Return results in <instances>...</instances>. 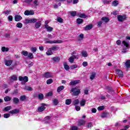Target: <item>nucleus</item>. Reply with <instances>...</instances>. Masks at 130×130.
I'll return each instance as SVG.
<instances>
[{
	"label": "nucleus",
	"mask_w": 130,
	"mask_h": 130,
	"mask_svg": "<svg viewBox=\"0 0 130 130\" xmlns=\"http://www.w3.org/2000/svg\"><path fill=\"white\" fill-rule=\"evenodd\" d=\"M92 126H93V123H92L91 122L88 123L87 126V128H90V127H92Z\"/></svg>",
	"instance_id": "obj_54"
},
{
	"label": "nucleus",
	"mask_w": 130,
	"mask_h": 130,
	"mask_svg": "<svg viewBox=\"0 0 130 130\" xmlns=\"http://www.w3.org/2000/svg\"><path fill=\"white\" fill-rule=\"evenodd\" d=\"M28 57L29 59H33L34 58V56L33 55V53H29L28 54Z\"/></svg>",
	"instance_id": "obj_38"
},
{
	"label": "nucleus",
	"mask_w": 130,
	"mask_h": 130,
	"mask_svg": "<svg viewBox=\"0 0 130 130\" xmlns=\"http://www.w3.org/2000/svg\"><path fill=\"white\" fill-rule=\"evenodd\" d=\"M78 128L77 126H71L70 127V130H78Z\"/></svg>",
	"instance_id": "obj_51"
},
{
	"label": "nucleus",
	"mask_w": 130,
	"mask_h": 130,
	"mask_svg": "<svg viewBox=\"0 0 130 130\" xmlns=\"http://www.w3.org/2000/svg\"><path fill=\"white\" fill-rule=\"evenodd\" d=\"M5 63L7 67H10L12 63H13V60H5Z\"/></svg>",
	"instance_id": "obj_12"
},
{
	"label": "nucleus",
	"mask_w": 130,
	"mask_h": 130,
	"mask_svg": "<svg viewBox=\"0 0 130 130\" xmlns=\"http://www.w3.org/2000/svg\"><path fill=\"white\" fill-rule=\"evenodd\" d=\"M41 26V21H38L35 24V27L37 29H39Z\"/></svg>",
	"instance_id": "obj_24"
},
{
	"label": "nucleus",
	"mask_w": 130,
	"mask_h": 130,
	"mask_svg": "<svg viewBox=\"0 0 130 130\" xmlns=\"http://www.w3.org/2000/svg\"><path fill=\"white\" fill-rule=\"evenodd\" d=\"M105 107L103 106H100L98 108V110H99V111H100L101 110H104Z\"/></svg>",
	"instance_id": "obj_50"
},
{
	"label": "nucleus",
	"mask_w": 130,
	"mask_h": 130,
	"mask_svg": "<svg viewBox=\"0 0 130 130\" xmlns=\"http://www.w3.org/2000/svg\"><path fill=\"white\" fill-rule=\"evenodd\" d=\"M30 50L34 53V52H36L37 51V48L36 47H32L30 48Z\"/></svg>",
	"instance_id": "obj_55"
},
{
	"label": "nucleus",
	"mask_w": 130,
	"mask_h": 130,
	"mask_svg": "<svg viewBox=\"0 0 130 130\" xmlns=\"http://www.w3.org/2000/svg\"><path fill=\"white\" fill-rule=\"evenodd\" d=\"M19 81H23L25 83H27L28 82V77L27 76H24V77H22V76H19Z\"/></svg>",
	"instance_id": "obj_6"
},
{
	"label": "nucleus",
	"mask_w": 130,
	"mask_h": 130,
	"mask_svg": "<svg viewBox=\"0 0 130 130\" xmlns=\"http://www.w3.org/2000/svg\"><path fill=\"white\" fill-rule=\"evenodd\" d=\"M106 89L108 90L109 92H111V93L114 94V90H113V88L112 87H110V86H107L106 87Z\"/></svg>",
	"instance_id": "obj_17"
},
{
	"label": "nucleus",
	"mask_w": 130,
	"mask_h": 130,
	"mask_svg": "<svg viewBox=\"0 0 130 130\" xmlns=\"http://www.w3.org/2000/svg\"><path fill=\"white\" fill-rule=\"evenodd\" d=\"M11 10H7L6 11H4L3 14H5V15H9V14H11Z\"/></svg>",
	"instance_id": "obj_59"
},
{
	"label": "nucleus",
	"mask_w": 130,
	"mask_h": 130,
	"mask_svg": "<svg viewBox=\"0 0 130 130\" xmlns=\"http://www.w3.org/2000/svg\"><path fill=\"white\" fill-rule=\"evenodd\" d=\"M22 19H23V18L20 15H15L14 17V19L16 22H20Z\"/></svg>",
	"instance_id": "obj_9"
},
{
	"label": "nucleus",
	"mask_w": 130,
	"mask_h": 130,
	"mask_svg": "<svg viewBox=\"0 0 130 130\" xmlns=\"http://www.w3.org/2000/svg\"><path fill=\"white\" fill-rule=\"evenodd\" d=\"M63 66H64V68L66 71H69L70 70V66L68 65V63L67 62H63Z\"/></svg>",
	"instance_id": "obj_25"
},
{
	"label": "nucleus",
	"mask_w": 130,
	"mask_h": 130,
	"mask_svg": "<svg viewBox=\"0 0 130 130\" xmlns=\"http://www.w3.org/2000/svg\"><path fill=\"white\" fill-rule=\"evenodd\" d=\"M118 5V1L116 0L113 1L112 6H113L114 7H117Z\"/></svg>",
	"instance_id": "obj_34"
},
{
	"label": "nucleus",
	"mask_w": 130,
	"mask_h": 130,
	"mask_svg": "<svg viewBox=\"0 0 130 130\" xmlns=\"http://www.w3.org/2000/svg\"><path fill=\"white\" fill-rule=\"evenodd\" d=\"M71 92H73V95L74 96H78V95H80V93H81V89L79 88V87L76 86L75 87H73L71 89Z\"/></svg>",
	"instance_id": "obj_1"
},
{
	"label": "nucleus",
	"mask_w": 130,
	"mask_h": 130,
	"mask_svg": "<svg viewBox=\"0 0 130 130\" xmlns=\"http://www.w3.org/2000/svg\"><path fill=\"white\" fill-rule=\"evenodd\" d=\"M85 104H86V100H85V99H83L80 102V105L81 106H85Z\"/></svg>",
	"instance_id": "obj_39"
},
{
	"label": "nucleus",
	"mask_w": 130,
	"mask_h": 130,
	"mask_svg": "<svg viewBox=\"0 0 130 130\" xmlns=\"http://www.w3.org/2000/svg\"><path fill=\"white\" fill-rule=\"evenodd\" d=\"M20 100L21 101H25V100H26V95H24L20 96Z\"/></svg>",
	"instance_id": "obj_44"
},
{
	"label": "nucleus",
	"mask_w": 130,
	"mask_h": 130,
	"mask_svg": "<svg viewBox=\"0 0 130 130\" xmlns=\"http://www.w3.org/2000/svg\"><path fill=\"white\" fill-rule=\"evenodd\" d=\"M50 118H51V117L49 116H47L45 117L44 119L45 123H49V122H49V121H47V120H49V119H50Z\"/></svg>",
	"instance_id": "obj_18"
},
{
	"label": "nucleus",
	"mask_w": 130,
	"mask_h": 130,
	"mask_svg": "<svg viewBox=\"0 0 130 130\" xmlns=\"http://www.w3.org/2000/svg\"><path fill=\"white\" fill-rule=\"evenodd\" d=\"M46 109V108L45 107L41 106L38 108V110L39 112H42V111H44V110H45Z\"/></svg>",
	"instance_id": "obj_26"
},
{
	"label": "nucleus",
	"mask_w": 130,
	"mask_h": 130,
	"mask_svg": "<svg viewBox=\"0 0 130 130\" xmlns=\"http://www.w3.org/2000/svg\"><path fill=\"white\" fill-rule=\"evenodd\" d=\"M8 21L9 22H12L13 21V16L12 15H10L8 17Z\"/></svg>",
	"instance_id": "obj_62"
},
{
	"label": "nucleus",
	"mask_w": 130,
	"mask_h": 130,
	"mask_svg": "<svg viewBox=\"0 0 130 130\" xmlns=\"http://www.w3.org/2000/svg\"><path fill=\"white\" fill-rule=\"evenodd\" d=\"M107 116V113L104 112L101 115L102 118H104Z\"/></svg>",
	"instance_id": "obj_61"
},
{
	"label": "nucleus",
	"mask_w": 130,
	"mask_h": 130,
	"mask_svg": "<svg viewBox=\"0 0 130 130\" xmlns=\"http://www.w3.org/2000/svg\"><path fill=\"white\" fill-rule=\"evenodd\" d=\"M20 110L17 109L9 111V113H11V114H18Z\"/></svg>",
	"instance_id": "obj_10"
},
{
	"label": "nucleus",
	"mask_w": 130,
	"mask_h": 130,
	"mask_svg": "<svg viewBox=\"0 0 130 130\" xmlns=\"http://www.w3.org/2000/svg\"><path fill=\"white\" fill-rule=\"evenodd\" d=\"M93 28V25L91 24H88L85 27H84V30L85 31H88V30H91Z\"/></svg>",
	"instance_id": "obj_11"
},
{
	"label": "nucleus",
	"mask_w": 130,
	"mask_h": 130,
	"mask_svg": "<svg viewBox=\"0 0 130 130\" xmlns=\"http://www.w3.org/2000/svg\"><path fill=\"white\" fill-rule=\"evenodd\" d=\"M80 83H81V80H76L71 81L69 83V85L70 86H74V85H77V84H79Z\"/></svg>",
	"instance_id": "obj_4"
},
{
	"label": "nucleus",
	"mask_w": 130,
	"mask_h": 130,
	"mask_svg": "<svg viewBox=\"0 0 130 130\" xmlns=\"http://www.w3.org/2000/svg\"><path fill=\"white\" fill-rule=\"evenodd\" d=\"M38 99L40 100H43L44 99V95L43 94L40 93L38 94Z\"/></svg>",
	"instance_id": "obj_29"
},
{
	"label": "nucleus",
	"mask_w": 130,
	"mask_h": 130,
	"mask_svg": "<svg viewBox=\"0 0 130 130\" xmlns=\"http://www.w3.org/2000/svg\"><path fill=\"white\" fill-rule=\"evenodd\" d=\"M52 95H53V93L52 92V91H50L46 94V96L47 97H50L52 96Z\"/></svg>",
	"instance_id": "obj_47"
},
{
	"label": "nucleus",
	"mask_w": 130,
	"mask_h": 130,
	"mask_svg": "<svg viewBox=\"0 0 130 130\" xmlns=\"http://www.w3.org/2000/svg\"><path fill=\"white\" fill-rule=\"evenodd\" d=\"M74 58L72 57L71 56L69 59V62H71V63H73L74 62Z\"/></svg>",
	"instance_id": "obj_57"
},
{
	"label": "nucleus",
	"mask_w": 130,
	"mask_h": 130,
	"mask_svg": "<svg viewBox=\"0 0 130 130\" xmlns=\"http://www.w3.org/2000/svg\"><path fill=\"white\" fill-rule=\"evenodd\" d=\"M24 90H26V91H33V88L30 86H25L24 88Z\"/></svg>",
	"instance_id": "obj_35"
},
{
	"label": "nucleus",
	"mask_w": 130,
	"mask_h": 130,
	"mask_svg": "<svg viewBox=\"0 0 130 130\" xmlns=\"http://www.w3.org/2000/svg\"><path fill=\"white\" fill-rule=\"evenodd\" d=\"M2 50L3 52H8L9 51V48L6 47H2Z\"/></svg>",
	"instance_id": "obj_33"
},
{
	"label": "nucleus",
	"mask_w": 130,
	"mask_h": 130,
	"mask_svg": "<svg viewBox=\"0 0 130 130\" xmlns=\"http://www.w3.org/2000/svg\"><path fill=\"white\" fill-rule=\"evenodd\" d=\"M83 20L81 18H78L77 19V23L78 24H82L83 23Z\"/></svg>",
	"instance_id": "obj_43"
},
{
	"label": "nucleus",
	"mask_w": 130,
	"mask_h": 130,
	"mask_svg": "<svg viewBox=\"0 0 130 130\" xmlns=\"http://www.w3.org/2000/svg\"><path fill=\"white\" fill-rule=\"evenodd\" d=\"M117 19L119 22L122 23V22L126 19V15H118Z\"/></svg>",
	"instance_id": "obj_2"
},
{
	"label": "nucleus",
	"mask_w": 130,
	"mask_h": 130,
	"mask_svg": "<svg viewBox=\"0 0 130 130\" xmlns=\"http://www.w3.org/2000/svg\"><path fill=\"white\" fill-rule=\"evenodd\" d=\"M12 100V97L9 96H6L4 98V101L5 102H9Z\"/></svg>",
	"instance_id": "obj_23"
},
{
	"label": "nucleus",
	"mask_w": 130,
	"mask_h": 130,
	"mask_svg": "<svg viewBox=\"0 0 130 130\" xmlns=\"http://www.w3.org/2000/svg\"><path fill=\"white\" fill-rule=\"evenodd\" d=\"M63 89H64V86L61 85V86L58 87V88L57 89V92H58V93H59V92H61V91H62V90H63Z\"/></svg>",
	"instance_id": "obj_20"
},
{
	"label": "nucleus",
	"mask_w": 130,
	"mask_h": 130,
	"mask_svg": "<svg viewBox=\"0 0 130 130\" xmlns=\"http://www.w3.org/2000/svg\"><path fill=\"white\" fill-rule=\"evenodd\" d=\"M71 70H74V69H77L78 68V65L77 64H73L70 66Z\"/></svg>",
	"instance_id": "obj_56"
},
{
	"label": "nucleus",
	"mask_w": 130,
	"mask_h": 130,
	"mask_svg": "<svg viewBox=\"0 0 130 130\" xmlns=\"http://www.w3.org/2000/svg\"><path fill=\"white\" fill-rule=\"evenodd\" d=\"M79 103H80V101L79 99H76L73 102L72 104L73 105H78Z\"/></svg>",
	"instance_id": "obj_30"
},
{
	"label": "nucleus",
	"mask_w": 130,
	"mask_h": 130,
	"mask_svg": "<svg viewBox=\"0 0 130 130\" xmlns=\"http://www.w3.org/2000/svg\"><path fill=\"white\" fill-rule=\"evenodd\" d=\"M71 103H72V100L71 99H67L66 100V105H70Z\"/></svg>",
	"instance_id": "obj_36"
},
{
	"label": "nucleus",
	"mask_w": 130,
	"mask_h": 130,
	"mask_svg": "<svg viewBox=\"0 0 130 130\" xmlns=\"http://www.w3.org/2000/svg\"><path fill=\"white\" fill-rule=\"evenodd\" d=\"M47 55H52L53 52H52L51 50H49L46 52Z\"/></svg>",
	"instance_id": "obj_48"
},
{
	"label": "nucleus",
	"mask_w": 130,
	"mask_h": 130,
	"mask_svg": "<svg viewBox=\"0 0 130 130\" xmlns=\"http://www.w3.org/2000/svg\"><path fill=\"white\" fill-rule=\"evenodd\" d=\"M85 123H86V121L83 119L80 120L78 121V125L79 126L83 125V124H85Z\"/></svg>",
	"instance_id": "obj_28"
},
{
	"label": "nucleus",
	"mask_w": 130,
	"mask_h": 130,
	"mask_svg": "<svg viewBox=\"0 0 130 130\" xmlns=\"http://www.w3.org/2000/svg\"><path fill=\"white\" fill-rule=\"evenodd\" d=\"M22 54L24 56H27L28 55V52L27 51H23L21 52Z\"/></svg>",
	"instance_id": "obj_60"
},
{
	"label": "nucleus",
	"mask_w": 130,
	"mask_h": 130,
	"mask_svg": "<svg viewBox=\"0 0 130 130\" xmlns=\"http://www.w3.org/2000/svg\"><path fill=\"white\" fill-rule=\"evenodd\" d=\"M53 82V80H52V79H49L47 80L46 83L47 85H50V84H51Z\"/></svg>",
	"instance_id": "obj_46"
},
{
	"label": "nucleus",
	"mask_w": 130,
	"mask_h": 130,
	"mask_svg": "<svg viewBox=\"0 0 130 130\" xmlns=\"http://www.w3.org/2000/svg\"><path fill=\"white\" fill-rule=\"evenodd\" d=\"M45 28L48 31V32H51L52 30H53V28L51 27V26H49L48 25H45Z\"/></svg>",
	"instance_id": "obj_22"
},
{
	"label": "nucleus",
	"mask_w": 130,
	"mask_h": 130,
	"mask_svg": "<svg viewBox=\"0 0 130 130\" xmlns=\"http://www.w3.org/2000/svg\"><path fill=\"white\" fill-rule=\"evenodd\" d=\"M32 3L34 4L35 7H37L39 5V2H38V1L37 0H35L32 2Z\"/></svg>",
	"instance_id": "obj_49"
},
{
	"label": "nucleus",
	"mask_w": 130,
	"mask_h": 130,
	"mask_svg": "<svg viewBox=\"0 0 130 130\" xmlns=\"http://www.w3.org/2000/svg\"><path fill=\"white\" fill-rule=\"evenodd\" d=\"M12 109V106H8L4 108L5 111H9V110H11Z\"/></svg>",
	"instance_id": "obj_40"
},
{
	"label": "nucleus",
	"mask_w": 130,
	"mask_h": 130,
	"mask_svg": "<svg viewBox=\"0 0 130 130\" xmlns=\"http://www.w3.org/2000/svg\"><path fill=\"white\" fill-rule=\"evenodd\" d=\"M59 49V47L57 46H53L49 49V50H51L52 51H57Z\"/></svg>",
	"instance_id": "obj_7"
},
{
	"label": "nucleus",
	"mask_w": 130,
	"mask_h": 130,
	"mask_svg": "<svg viewBox=\"0 0 130 130\" xmlns=\"http://www.w3.org/2000/svg\"><path fill=\"white\" fill-rule=\"evenodd\" d=\"M16 27L17 28H21L22 27H23V24H22V23L18 22L16 24Z\"/></svg>",
	"instance_id": "obj_41"
},
{
	"label": "nucleus",
	"mask_w": 130,
	"mask_h": 130,
	"mask_svg": "<svg viewBox=\"0 0 130 130\" xmlns=\"http://www.w3.org/2000/svg\"><path fill=\"white\" fill-rule=\"evenodd\" d=\"M10 114L9 113H6L4 114V118H9V117H10Z\"/></svg>",
	"instance_id": "obj_58"
},
{
	"label": "nucleus",
	"mask_w": 130,
	"mask_h": 130,
	"mask_svg": "<svg viewBox=\"0 0 130 130\" xmlns=\"http://www.w3.org/2000/svg\"><path fill=\"white\" fill-rule=\"evenodd\" d=\"M116 71L117 74H118V76L120 78H123V72H122L121 70L117 69Z\"/></svg>",
	"instance_id": "obj_15"
},
{
	"label": "nucleus",
	"mask_w": 130,
	"mask_h": 130,
	"mask_svg": "<svg viewBox=\"0 0 130 130\" xmlns=\"http://www.w3.org/2000/svg\"><path fill=\"white\" fill-rule=\"evenodd\" d=\"M44 77L48 79V78H51V74H50V72H46L44 74Z\"/></svg>",
	"instance_id": "obj_21"
},
{
	"label": "nucleus",
	"mask_w": 130,
	"mask_h": 130,
	"mask_svg": "<svg viewBox=\"0 0 130 130\" xmlns=\"http://www.w3.org/2000/svg\"><path fill=\"white\" fill-rule=\"evenodd\" d=\"M9 80L11 82H13V81H17V80H18V77L15 75H13L10 77Z\"/></svg>",
	"instance_id": "obj_13"
},
{
	"label": "nucleus",
	"mask_w": 130,
	"mask_h": 130,
	"mask_svg": "<svg viewBox=\"0 0 130 130\" xmlns=\"http://www.w3.org/2000/svg\"><path fill=\"white\" fill-rule=\"evenodd\" d=\"M122 44L124 45L127 48L129 47V42H126L125 41H123L122 42Z\"/></svg>",
	"instance_id": "obj_19"
},
{
	"label": "nucleus",
	"mask_w": 130,
	"mask_h": 130,
	"mask_svg": "<svg viewBox=\"0 0 130 130\" xmlns=\"http://www.w3.org/2000/svg\"><path fill=\"white\" fill-rule=\"evenodd\" d=\"M62 41L61 40H54V41H47L45 43H49L50 44H53V43H61Z\"/></svg>",
	"instance_id": "obj_3"
},
{
	"label": "nucleus",
	"mask_w": 130,
	"mask_h": 130,
	"mask_svg": "<svg viewBox=\"0 0 130 130\" xmlns=\"http://www.w3.org/2000/svg\"><path fill=\"white\" fill-rule=\"evenodd\" d=\"M78 16L79 17V18H82V19H86V18H87V16L86 15V14H84V13H80L78 14Z\"/></svg>",
	"instance_id": "obj_27"
},
{
	"label": "nucleus",
	"mask_w": 130,
	"mask_h": 130,
	"mask_svg": "<svg viewBox=\"0 0 130 130\" xmlns=\"http://www.w3.org/2000/svg\"><path fill=\"white\" fill-rule=\"evenodd\" d=\"M75 109L77 111H80L81 110V107L79 106H75Z\"/></svg>",
	"instance_id": "obj_64"
},
{
	"label": "nucleus",
	"mask_w": 130,
	"mask_h": 130,
	"mask_svg": "<svg viewBox=\"0 0 130 130\" xmlns=\"http://www.w3.org/2000/svg\"><path fill=\"white\" fill-rule=\"evenodd\" d=\"M54 105L56 106L58 104V100L54 99L53 101Z\"/></svg>",
	"instance_id": "obj_52"
},
{
	"label": "nucleus",
	"mask_w": 130,
	"mask_h": 130,
	"mask_svg": "<svg viewBox=\"0 0 130 130\" xmlns=\"http://www.w3.org/2000/svg\"><path fill=\"white\" fill-rule=\"evenodd\" d=\"M24 15L25 16H32L33 15H34V11H32V10H30V11L26 10L24 12Z\"/></svg>",
	"instance_id": "obj_5"
},
{
	"label": "nucleus",
	"mask_w": 130,
	"mask_h": 130,
	"mask_svg": "<svg viewBox=\"0 0 130 130\" xmlns=\"http://www.w3.org/2000/svg\"><path fill=\"white\" fill-rule=\"evenodd\" d=\"M96 76V73L95 72H93L90 77V80H94V78Z\"/></svg>",
	"instance_id": "obj_37"
},
{
	"label": "nucleus",
	"mask_w": 130,
	"mask_h": 130,
	"mask_svg": "<svg viewBox=\"0 0 130 130\" xmlns=\"http://www.w3.org/2000/svg\"><path fill=\"white\" fill-rule=\"evenodd\" d=\"M82 55L83 57H87L88 56V53L86 51H83L81 52Z\"/></svg>",
	"instance_id": "obj_32"
},
{
	"label": "nucleus",
	"mask_w": 130,
	"mask_h": 130,
	"mask_svg": "<svg viewBox=\"0 0 130 130\" xmlns=\"http://www.w3.org/2000/svg\"><path fill=\"white\" fill-rule=\"evenodd\" d=\"M109 18L107 17H103L102 18V21L103 23H104V24H107V23H108L109 22Z\"/></svg>",
	"instance_id": "obj_8"
},
{
	"label": "nucleus",
	"mask_w": 130,
	"mask_h": 130,
	"mask_svg": "<svg viewBox=\"0 0 130 130\" xmlns=\"http://www.w3.org/2000/svg\"><path fill=\"white\" fill-rule=\"evenodd\" d=\"M13 101V103L14 104H19V103H20V100H19L18 98L14 97L12 99Z\"/></svg>",
	"instance_id": "obj_14"
},
{
	"label": "nucleus",
	"mask_w": 130,
	"mask_h": 130,
	"mask_svg": "<svg viewBox=\"0 0 130 130\" xmlns=\"http://www.w3.org/2000/svg\"><path fill=\"white\" fill-rule=\"evenodd\" d=\"M3 89H7V88H9V85L8 84H4L2 85Z\"/></svg>",
	"instance_id": "obj_63"
},
{
	"label": "nucleus",
	"mask_w": 130,
	"mask_h": 130,
	"mask_svg": "<svg viewBox=\"0 0 130 130\" xmlns=\"http://www.w3.org/2000/svg\"><path fill=\"white\" fill-rule=\"evenodd\" d=\"M37 21V19L36 18H32L30 19V24H32V23H35Z\"/></svg>",
	"instance_id": "obj_53"
},
{
	"label": "nucleus",
	"mask_w": 130,
	"mask_h": 130,
	"mask_svg": "<svg viewBox=\"0 0 130 130\" xmlns=\"http://www.w3.org/2000/svg\"><path fill=\"white\" fill-rule=\"evenodd\" d=\"M52 60L55 62H58L60 60V58L57 56L54 57L52 58Z\"/></svg>",
	"instance_id": "obj_16"
},
{
	"label": "nucleus",
	"mask_w": 130,
	"mask_h": 130,
	"mask_svg": "<svg viewBox=\"0 0 130 130\" xmlns=\"http://www.w3.org/2000/svg\"><path fill=\"white\" fill-rule=\"evenodd\" d=\"M57 21L59 23H63V19L61 17H57Z\"/></svg>",
	"instance_id": "obj_45"
},
{
	"label": "nucleus",
	"mask_w": 130,
	"mask_h": 130,
	"mask_svg": "<svg viewBox=\"0 0 130 130\" xmlns=\"http://www.w3.org/2000/svg\"><path fill=\"white\" fill-rule=\"evenodd\" d=\"M69 13L72 17H75L76 15H77V12L76 11H70Z\"/></svg>",
	"instance_id": "obj_42"
},
{
	"label": "nucleus",
	"mask_w": 130,
	"mask_h": 130,
	"mask_svg": "<svg viewBox=\"0 0 130 130\" xmlns=\"http://www.w3.org/2000/svg\"><path fill=\"white\" fill-rule=\"evenodd\" d=\"M126 68L127 69H129L130 68V60H127L125 63Z\"/></svg>",
	"instance_id": "obj_31"
}]
</instances>
